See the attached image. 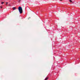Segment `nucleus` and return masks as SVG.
<instances>
[{
  "mask_svg": "<svg viewBox=\"0 0 80 80\" xmlns=\"http://www.w3.org/2000/svg\"><path fill=\"white\" fill-rule=\"evenodd\" d=\"M18 10H19L20 13L21 14L23 13V10H22V7H19Z\"/></svg>",
  "mask_w": 80,
  "mask_h": 80,
  "instance_id": "obj_1",
  "label": "nucleus"
},
{
  "mask_svg": "<svg viewBox=\"0 0 80 80\" xmlns=\"http://www.w3.org/2000/svg\"><path fill=\"white\" fill-rule=\"evenodd\" d=\"M12 8L13 9V10H16V8L15 7H13Z\"/></svg>",
  "mask_w": 80,
  "mask_h": 80,
  "instance_id": "obj_2",
  "label": "nucleus"
},
{
  "mask_svg": "<svg viewBox=\"0 0 80 80\" xmlns=\"http://www.w3.org/2000/svg\"><path fill=\"white\" fill-rule=\"evenodd\" d=\"M69 1L71 3L72 2V0H69Z\"/></svg>",
  "mask_w": 80,
  "mask_h": 80,
  "instance_id": "obj_3",
  "label": "nucleus"
},
{
  "mask_svg": "<svg viewBox=\"0 0 80 80\" xmlns=\"http://www.w3.org/2000/svg\"><path fill=\"white\" fill-rule=\"evenodd\" d=\"M21 1H22V0H18L19 3H20Z\"/></svg>",
  "mask_w": 80,
  "mask_h": 80,
  "instance_id": "obj_4",
  "label": "nucleus"
},
{
  "mask_svg": "<svg viewBox=\"0 0 80 80\" xmlns=\"http://www.w3.org/2000/svg\"><path fill=\"white\" fill-rule=\"evenodd\" d=\"M8 6V7H11V4H9Z\"/></svg>",
  "mask_w": 80,
  "mask_h": 80,
  "instance_id": "obj_5",
  "label": "nucleus"
},
{
  "mask_svg": "<svg viewBox=\"0 0 80 80\" xmlns=\"http://www.w3.org/2000/svg\"><path fill=\"white\" fill-rule=\"evenodd\" d=\"M3 2H2V4H3Z\"/></svg>",
  "mask_w": 80,
  "mask_h": 80,
  "instance_id": "obj_6",
  "label": "nucleus"
},
{
  "mask_svg": "<svg viewBox=\"0 0 80 80\" xmlns=\"http://www.w3.org/2000/svg\"><path fill=\"white\" fill-rule=\"evenodd\" d=\"M0 7L1 8H2V6H0Z\"/></svg>",
  "mask_w": 80,
  "mask_h": 80,
  "instance_id": "obj_7",
  "label": "nucleus"
},
{
  "mask_svg": "<svg viewBox=\"0 0 80 80\" xmlns=\"http://www.w3.org/2000/svg\"><path fill=\"white\" fill-rule=\"evenodd\" d=\"M6 5H7V4H8V2H6Z\"/></svg>",
  "mask_w": 80,
  "mask_h": 80,
  "instance_id": "obj_8",
  "label": "nucleus"
},
{
  "mask_svg": "<svg viewBox=\"0 0 80 80\" xmlns=\"http://www.w3.org/2000/svg\"><path fill=\"white\" fill-rule=\"evenodd\" d=\"M60 1H62V0H59Z\"/></svg>",
  "mask_w": 80,
  "mask_h": 80,
  "instance_id": "obj_9",
  "label": "nucleus"
}]
</instances>
